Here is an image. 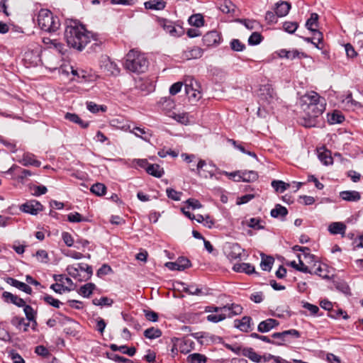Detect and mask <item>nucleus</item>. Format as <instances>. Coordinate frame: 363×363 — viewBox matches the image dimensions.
<instances>
[{"label": "nucleus", "instance_id": "obj_1", "mask_svg": "<svg viewBox=\"0 0 363 363\" xmlns=\"http://www.w3.org/2000/svg\"><path fill=\"white\" fill-rule=\"evenodd\" d=\"M65 38L67 45H86L91 41L94 42L93 45L104 43L99 34L87 30L77 19L66 20Z\"/></svg>", "mask_w": 363, "mask_h": 363}, {"label": "nucleus", "instance_id": "obj_33", "mask_svg": "<svg viewBox=\"0 0 363 363\" xmlns=\"http://www.w3.org/2000/svg\"><path fill=\"white\" fill-rule=\"evenodd\" d=\"M65 118L74 123H77V124L79 125L80 127H82V128H86L89 125V122L84 121L76 113H67L65 116Z\"/></svg>", "mask_w": 363, "mask_h": 363}, {"label": "nucleus", "instance_id": "obj_8", "mask_svg": "<svg viewBox=\"0 0 363 363\" xmlns=\"http://www.w3.org/2000/svg\"><path fill=\"white\" fill-rule=\"evenodd\" d=\"M160 25L164 28V30L169 33L173 37L181 36L184 30L181 26L175 27L173 22L168 21L164 18L160 20Z\"/></svg>", "mask_w": 363, "mask_h": 363}, {"label": "nucleus", "instance_id": "obj_51", "mask_svg": "<svg viewBox=\"0 0 363 363\" xmlns=\"http://www.w3.org/2000/svg\"><path fill=\"white\" fill-rule=\"evenodd\" d=\"M113 303V301L106 296H103L100 298H94L92 300V303L99 306H111Z\"/></svg>", "mask_w": 363, "mask_h": 363}, {"label": "nucleus", "instance_id": "obj_57", "mask_svg": "<svg viewBox=\"0 0 363 363\" xmlns=\"http://www.w3.org/2000/svg\"><path fill=\"white\" fill-rule=\"evenodd\" d=\"M340 315H342L345 320L349 318V316L347 314L346 311H343L341 308H338L337 310L333 308L332 311H330V312L328 313V316L334 319L338 318Z\"/></svg>", "mask_w": 363, "mask_h": 363}, {"label": "nucleus", "instance_id": "obj_58", "mask_svg": "<svg viewBox=\"0 0 363 363\" xmlns=\"http://www.w3.org/2000/svg\"><path fill=\"white\" fill-rule=\"evenodd\" d=\"M307 273L311 274L318 275L319 277H322L323 279H329V277L327 274L325 269L324 268H323L320 266V264H319L318 267L315 268L314 269L309 268V272H308Z\"/></svg>", "mask_w": 363, "mask_h": 363}, {"label": "nucleus", "instance_id": "obj_31", "mask_svg": "<svg viewBox=\"0 0 363 363\" xmlns=\"http://www.w3.org/2000/svg\"><path fill=\"white\" fill-rule=\"evenodd\" d=\"M218 6L220 11L223 13H231L235 11V6L230 0H220L218 3Z\"/></svg>", "mask_w": 363, "mask_h": 363}, {"label": "nucleus", "instance_id": "obj_49", "mask_svg": "<svg viewBox=\"0 0 363 363\" xmlns=\"http://www.w3.org/2000/svg\"><path fill=\"white\" fill-rule=\"evenodd\" d=\"M11 322V324L16 326L17 328H21V327L23 325V331H27L30 325V323H26L23 318H20L17 316L13 317Z\"/></svg>", "mask_w": 363, "mask_h": 363}, {"label": "nucleus", "instance_id": "obj_61", "mask_svg": "<svg viewBox=\"0 0 363 363\" xmlns=\"http://www.w3.org/2000/svg\"><path fill=\"white\" fill-rule=\"evenodd\" d=\"M43 299L46 302V303L55 307V308H60L62 303L58 300L53 298L51 295L45 294Z\"/></svg>", "mask_w": 363, "mask_h": 363}, {"label": "nucleus", "instance_id": "obj_18", "mask_svg": "<svg viewBox=\"0 0 363 363\" xmlns=\"http://www.w3.org/2000/svg\"><path fill=\"white\" fill-rule=\"evenodd\" d=\"M6 281L11 286L18 289L19 290L26 293L27 294H31L33 292L31 287L29 286L28 284L21 282L17 279H15L12 277H7Z\"/></svg>", "mask_w": 363, "mask_h": 363}, {"label": "nucleus", "instance_id": "obj_29", "mask_svg": "<svg viewBox=\"0 0 363 363\" xmlns=\"http://www.w3.org/2000/svg\"><path fill=\"white\" fill-rule=\"evenodd\" d=\"M185 92L189 99L193 101H197L201 97V91L194 89L192 83L185 85Z\"/></svg>", "mask_w": 363, "mask_h": 363}, {"label": "nucleus", "instance_id": "obj_26", "mask_svg": "<svg viewBox=\"0 0 363 363\" xmlns=\"http://www.w3.org/2000/svg\"><path fill=\"white\" fill-rule=\"evenodd\" d=\"M340 197L342 200L354 202L360 200L361 195L357 191H343L340 193Z\"/></svg>", "mask_w": 363, "mask_h": 363}, {"label": "nucleus", "instance_id": "obj_63", "mask_svg": "<svg viewBox=\"0 0 363 363\" xmlns=\"http://www.w3.org/2000/svg\"><path fill=\"white\" fill-rule=\"evenodd\" d=\"M143 313L145 318L151 322H157L158 320V314L150 310L144 309Z\"/></svg>", "mask_w": 363, "mask_h": 363}, {"label": "nucleus", "instance_id": "obj_4", "mask_svg": "<svg viewBox=\"0 0 363 363\" xmlns=\"http://www.w3.org/2000/svg\"><path fill=\"white\" fill-rule=\"evenodd\" d=\"M37 21L40 29L50 33H56L61 26L59 17L46 9L39 11Z\"/></svg>", "mask_w": 363, "mask_h": 363}, {"label": "nucleus", "instance_id": "obj_6", "mask_svg": "<svg viewBox=\"0 0 363 363\" xmlns=\"http://www.w3.org/2000/svg\"><path fill=\"white\" fill-rule=\"evenodd\" d=\"M244 251V249L236 242L227 243L225 248V253L227 257L230 260L242 259V255Z\"/></svg>", "mask_w": 363, "mask_h": 363}, {"label": "nucleus", "instance_id": "obj_37", "mask_svg": "<svg viewBox=\"0 0 363 363\" xmlns=\"http://www.w3.org/2000/svg\"><path fill=\"white\" fill-rule=\"evenodd\" d=\"M287 214V208L280 204H277L275 208H273L270 212L271 216L276 218H280L283 219Z\"/></svg>", "mask_w": 363, "mask_h": 363}, {"label": "nucleus", "instance_id": "obj_45", "mask_svg": "<svg viewBox=\"0 0 363 363\" xmlns=\"http://www.w3.org/2000/svg\"><path fill=\"white\" fill-rule=\"evenodd\" d=\"M96 286L93 283H88L82 286L79 289V294L84 297H89L95 289Z\"/></svg>", "mask_w": 363, "mask_h": 363}, {"label": "nucleus", "instance_id": "obj_48", "mask_svg": "<svg viewBox=\"0 0 363 363\" xmlns=\"http://www.w3.org/2000/svg\"><path fill=\"white\" fill-rule=\"evenodd\" d=\"M66 271L72 277L77 279L78 281H83V279H82V274L79 272L77 264L75 265H68Z\"/></svg>", "mask_w": 363, "mask_h": 363}, {"label": "nucleus", "instance_id": "obj_10", "mask_svg": "<svg viewBox=\"0 0 363 363\" xmlns=\"http://www.w3.org/2000/svg\"><path fill=\"white\" fill-rule=\"evenodd\" d=\"M165 266L170 270L183 271L191 266V262L187 258L179 257L175 262H167Z\"/></svg>", "mask_w": 363, "mask_h": 363}, {"label": "nucleus", "instance_id": "obj_32", "mask_svg": "<svg viewBox=\"0 0 363 363\" xmlns=\"http://www.w3.org/2000/svg\"><path fill=\"white\" fill-rule=\"evenodd\" d=\"M77 267L79 272L84 273V274L82 275V279H83V281L89 280L93 274V269L91 266L85 263H78Z\"/></svg>", "mask_w": 363, "mask_h": 363}, {"label": "nucleus", "instance_id": "obj_62", "mask_svg": "<svg viewBox=\"0 0 363 363\" xmlns=\"http://www.w3.org/2000/svg\"><path fill=\"white\" fill-rule=\"evenodd\" d=\"M67 220L71 223H79L88 220L86 218L82 217V215L77 212L69 213L67 216Z\"/></svg>", "mask_w": 363, "mask_h": 363}, {"label": "nucleus", "instance_id": "obj_17", "mask_svg": "<svg viewBox=\"0 0 363 363\" xmlns=\"http://www.w3.org/2000/svg\"><path fill=\"white\" fill-rule=\"evenodd\" d=\"M104 69L108 75L118 76L120 74L121 69L117 63L107 58L104 61Z\"/></svg>", "mask_w": 363, "mask_h": 363}, {"label": "nucleus", "instance_id": "obj_3", "mask_svg": "<svg viewBox=\"0 0 363 363\" xmlns=\"http://www.w3.org/2000/svg\"><path fill=\"white\" fill-rule=\"evenodd\" d=\"M149 61L145 54L138 48L130 50L125 56V68L133 73H144L148 68Z\"/></svg>", "mask_w": 363, "mask_h": 363}, {"label": "nucleus", "instance_id": "obj_20", "mask_svg": "<svg viewBox=\"0 0 363 363\" xmlns=\"http://www.w3.org/2000/svg\"><path fill=\"white\" fill-rule=\"evenodd\" d=\"M2 296L6 302L12 303L18 307H23L26 304V302L23 298L17 296L16 295H13L10 292L4 291Z\"/></svg>", "mask_w": 363, "mask_h": 363}, {"label": "nucleus", "instance_id": "obj_64", "mask_svg": "<svg viewBox=\"0 0 363 363\" xmlns=\"http://www.w3.org/2000/svg\"><path fill=\"white\" fill-rule=\"evenodd\" d=\"M168 198L174 201H179L181 199L182 192L177 191L172 188H167L166 190Z\"/></svg>", "mask_w": 363, "mask_h": 363}, {"label": "nucleus", "instance_id": "obj_23", "mask_svg": "<svg viewBox=\"0 0 363 363\" xmlns=\"http://www.w3.org/2000/svg\"><path fill=\"white\" fill-rule=\"evenodd\" d=\"M346 225L342 222H333L328 227V231L332 235H341L345 236Z\"/></svg>", "mask_w": 363, "mask_h": 363}, {"label": "nucleus", "instance_id": "obj_24", "mask_svg": "<svg viewBox=\"0 0 363 363\" xmlns=\"http://www.w3.org/2000/svg\"><path fill=\"white\" fill-rule=\"evenodd\" d=\"M177 284L182 286V290L189 295H203V293L201 289L196 287L194 285L188 286L182 281H177Z\"/></svg>", "mask_w": 363, "mask_h": 363}, {"label": "nucleus", "instance_id": "obj_25", "mask_svg": "<svg viewBox=\"0 0 363 363\" xmlns=\"http://www.w3.org/2000/svg\"><path fill=\"white\" fill-rule=\"evenodd\" d=\"M177 342L180 352L183 354H187L194 348V342L189 339H177Z\"/></svg>", "mask_w": 363, "mask_h": 363}, {"label": "nucleus", "instance_id": "obj_47", "mask_svg": "<svg viewBox=\"0 0 363 363\" xmlns=\"http://www.w3.org/2000/svg\"><path fill=\"white\" fill-rule=\"evenodd\" d=\"M90 191L96 196H103L106 192V186L102 183H96L93 184Z\"/></svg>", "mask_w": 363, "mask_h": 363}, {"label": "nucleus", "instance_id": "obj_27", "mask_svg": "<svg viewBox=\"0 0 363 363\" xmlns=\"http://www.w3.org/2000/svg\"><path fill=\"white\" fill-rule=\"evenodd\" d=\"M135 87L145 94L151 92L154 89V86L150 82L143 79L136 81Z\"/></svg>", "mask_w": 363, "mask_h": 363}, {"label": "nucleus", "instance_id": "obj_55", "mask_svg": "<svg viewBox=\"0 0 363 363\" xmlns=\"http://www.w3.org/2000/svg\"><path fill=\"white\" fill-rule=\"evenodd\" d=\"M245 222L249 228L256 230H260L264 228V226L261 225L262 220L260 218H252L246 220Z\"/></svg>", "mask_w": 363, "mask_h": 363}, {"label": "nucleus", "instance_id": "obj_56", "mask_svg": "<svg viewBox=\"0 0 363 363\" xmlns=\"http://www.w3.org/2000/svg\"><path fill=\"white\" fill-rule=\"evenodd\" d=\"M227 318L226 312L220 313L218 314H210L206 317L208 321L211 323H218Z\"/></svg>", "mask_w": 363, "mask_h": 363}, {"label": "nucleus", "instance_id": "obj_59", "mask_svg": "<svg viewBox=\"0 0 363 363\" xmlns=\"http://www.w3.org/2000/svg\"><path fill=\"white\" fill-rule=\"evenodd\" d=\"M298 27V24L295 21H286L283 23L284 30L289 33H294Z\"/></svg>", "mask_w": 363, "mask_h": 363}, {"label": "nucleus", "instance_id": "obj_42", "mask_svg": "<svg viewBox=\"0 0 363 363\" xmlns=\"http://www.w3.org/2000/svg\"><path fill=\"white\" fill-rule=\"evenodd\" d=\"M189 363H206L207 357L200 353L191 354L187 357Z\"/></svg>", "mask_w": 363, "mask_h": 363}, {"label": "nucleus", "instance_id": "obj_34", "mask_svg": "<svg viewBox=\"0 0 363 363\" xmlns=\"http://www.w3.org/2000/svg\"><path fill=\"white\" fill-rule=\"evenodd\" d=\"M252 318L250 316H244L241 320H235V326L241 331L247 332L250 328Z\"/></svg>", "mask_w": 363, "mask_h": 363}, {"label": "nucleus", "instance_id": "obj_7", "mask_svg": "<svg viewBox=\"0 0 363 363\" xmlns=\"http://www.w3.org/2000/svg\"><path fill=\"white\" fill-rule=\"evenodd\" d=\"M47 63L48 66L46 67L50 71V72H53L57 70L60 74H64L65 76L69 75L70 65L62 63L59 67H57L59 62L57 60L56 57L53 56H50V59L48 60Z\"/></svg>", "mask_w": 363, "mask_h": 363}, {"label": "nucleus", "instance_id": "obj_53", "mask_svg": "<svg viewBox=\"0 0 363 363\" xmlns=\"http://www.w3.org/2000/svg\"><path fill=\"white\" fill-rule=\"evenodd\" d=\"M263 36L258 32H253L248 38L249 45H257L262 43Z\"/></svg>", "mask_w": 363, "mask_h": 363}, {"label": "nucleus", "instance_id": "obj_12", "mask_svg": "<svg viewBox=\"0 0 363 363\" xmlns=\"http://www.w3.org/2000/svg\"><path fill=\"white\" fill-rule=\"evenodd\" d=\"M203 50L201 47H186V49L183 50L182 58L183 60H189L191 59H197L201 57Z\"/></svg>", "mask_w": 363, "mask_h": 363}, {"label": "nucleus", "instance_id": "obj_19", "mask_svg": "<svg viewBox=\"0 0 363 363\" xmlns=\"http://www.w3.org/2000/svg\"><path fill=\"white\" fill-rule=\"evenodd\" d=\"M278 325V320L273 318H268L259 323L257 327V330L260 333H267Z\"/></svg>", "mask_w": 363, "mask_h": 363}, {"label": "nucleus", "instance_id": "obj_50", "mask_svg": "<svg viewBox=\"0 0 363 363\" xmlns=\"http://www.w3.org/2000/svg\"><path fill=\"white\" fill-rule=\"evenodd\" d=\"M23 307H24L23 311H24L25 315H26L28 320L33 322L35 325H37V322L35 320L36 312L29 305L25 304V306Z\"/></svg>", "mask_w": 363, "mask_h": 363}, {"label": "nucleus", "instance_id": "obj_2", "mask_svg": "<svg viewBox=\"0 0 363 363\" xmlns=\"http://www.w3.org/2000/svg\"><path fill=\"white\" fill-rule=\"evenodd\" d=\"M299 104L305 113L303 125L313 127L316 124V118L324 112L326 102L318 93L310 91L300 97Z\"/></svg>", "mask_w": 363, "mask_h": 363}, {"label": "nucleus", "instance_id": "obj_52", "mask_svg": "<svg viewBox=\"0 0 363 363\" xmlns=\"http://www.w3.org/2000/svg\"><path fill=\"white\" fill-rule=\"evenodd\" d=\"M228 306V310L226 311L227 317L231 318L233 315H238L242 313V308L240 305L233 303L230 306Z\"/></svg>", "mask_w": 363, "mask_h": 363}, {"label": "nucleus", "instance_id": "obj_9", "mask_svg": "<svg viewBox=\"0 0 363 363\" xmlns=\"http://www.w3.org/2000/svg\"><path fill=\"white\" fill-rule=\"evenodd\" d=\"M20 210L31 215H37L43 211V205L35 200L28 201L20 206Z\"/></svg>", "mask_w": 363, "mask_h": 363}, {"label": "nucleus", "instance_id": "obj_44", "mask_svg": "<svg viewBox=\"0 0 363 363\" xmlns=\"http://www.w3.org/2000/svg\"><path fill=\"white\" fill-rule=\"evenodd\" d=\"M272 186L277 192L283 193L289 188L290 184L281 180H273L272 182Z\"/></svg>", "mask_w": 363, "mask_h": 363}, {"label": "nucleus", "instance_id": "obj_36", "mask_svg": "<svg viewBox=\"0 0 363 363\" xmlns=\"http://www.w3.org/2000/svg\"><path fill=\"white\" fill-rule=\"evenodd\" d=\"M311 31L312 33V37L306 38V41L311 43L313 45H318V44L322 43L323 39V33L318 29H314Z\"/></svg>", "mask_w": 363, "mask_h": 363}, {"label": "nucleus", "instance_id": "obj_5", "mask_svg": "<svg viewBox=\"0 0 363 363\" xmlns=\"http://www.w3.org/2000/svg\"><path fill=\"white\" fill-rule=\"evenodd\" d=\"M277 100L274 89L269 84L262 85L259 89V101L262 106L270 105Z\"/></svg>", "mask_w": 363, "mask_h": 363}, {"label": "nucleus", "instance_id": "obj_14", "mask_svg": "<svg viewBox=\"0 0 363 363\" xmlns=\"http://www.w3.org/2000/svg\"><path fill=\"white\" fill-rule=\"evenodd\" d=\"M272 337H281V341H290L291 338H298L300 333L295 329L284 330L281 333H274L272 335Z\"/></svg>", "mask_w": 363, "mask_h": 363}, {"label": "nucleus", "instance_id": "obj_39", "mask_svg": "<svg viewBox=\"0 0 363 363\" xmlns=\"http://www.w3.org/2000/svg\"><path fill=\"white\" fill-rule=\"evenodd\" d=\"M262 260L260 262V267L264 271L269 272L272 269V265L274 262V259L271 256H266L262 254Z\"/></svg>", "mask_w": 363, "mask_h": 363}, {"label": "nucleus", "instance_id": "obj_28", "mask_svg": "<svg viewBox=\"0 0 363 363\" xmlns=\"http://www.w3.org/2000/svg\"><path fill=\"white\" fill-rule=\"evenodd\" d=\"M166 1L164 0H150L145 2V8L150 10H163L166 7Z\"/></svg>", "mask_w": 363, "mask_h": 363}, {"label": "nucleus", "instance_id": "obj_60", "mask_svg": "<svg viewBox=\"0 0 363 363\" xmlns=\"http://www.w3.org/2000/svg\"><path fill=\"white\" fill-rule=\"evenodd\" d=\"M87 109L91 113H98L99 111L105 112L106 111V107L104 106H99L95 103L90 101L86 104Z\"/></svg>", "mask_w": 363, "mask_h": 363}, {"label": "nucleus", "instance_id": "obj_41", "mask_svg": "<svg viewBox=\"0 0 363 363\" xmlns=\"http://www.w3.org/2000/svg\"><path fill=\"white\" fill-rule=\"evenodd\" d=\"M318 18L319 16L316 13H312L310 18L306 22V27L309 30L317 29L318 27Z\"/></svg>", "mask_w": 363, "mask_h": 363}, {"label": "nucleus", "instance_id": "obj_40", "mask_svg": "<svg viewBox=\"0 0 363 363\" xmlns=\"http://www.w3.org/2000/svg\"><path fill=\"white\" fill-rule=\"evenodd\" d=\"M342 104L348 109L361 107L360 104L352 99V93L350 92L342 101Z\"/></svg>", "mask_w": 363, "mask_h": 363}, {"label": "nucleus", "instance_id": "obj_38", "mask_svg": "<svg viewBox=\"0 0 363 363\" xmlns=\"http://www.w3.org/2000/svg\"><path fill=\"white\" fill-rule=\"evenodd\" d=\"M188 22L191 26H193L196 28H201L204 25V18L202 14L196 13L191 15L189 18Z\"/></svg>", "mask_w": 363, "mask_h": 363}, {"label": "nucleus", "instance_id": "obj_13", "mask_svg": "<svg viewBox=\"0 0 363 363\" xmlns=\"http://www.w3.org/2000/svg\"><path fill=\"white\" fill-rule=\"evenodd\" d=\"M291 8V5L289 2L279 1L275 4L274 9L278 17H284L289 13Z\"/></svg>", "mask_w": 363, "mask_h": 363}, {"label": "nucleus", "instance_id": "obj_21", "mask_svg": "<svg viewBox=\"0 0 363 363\" xmlns=\"http://www.w3.org/2000/svg\"><path fill=\"white\" fill-rule=\"evenodd\" d=\"M239 179H235V182H253L258 178V174L255 171H241Z\"/></svg>", "mask_w": 363, "mask_h": 363}, {"label": "nucleus", "instance_id": "obj_22", "mask_svg": "<svg viewBox=\"0 0 363 363\" xmlns=\"http://www.w3.org/2000/svg\"><path fill=\"white\" fill-rule=\"evenodd\" d=\"M40 51L38 50H30L28 49L24 53L23 60L28 61L30 64H37L38 62L40 61Z\"/></svg>", "mask_w": 363, "mask_h": 363}, {"label": "nucleus", "instance_id": "obj_46", "mask_svg": "<svg viewBox=\"0 0 363 363\" xmlns=\"http://www.w3.org/2000/svg\"><path fill=\"white\" fill-rule=\"evenodd\" d=\"M137 137H140L145 141L149 140L151 137V133L149 130H145L144 128L135 127L132 131Z\"/></svg>", "mask_w": 363, "mask_h": 363}, {"label": "nucleus", "instance_id": "obj_54", "mask_svg": "<svg viewBox=\"0 0 363 363\" xmlns=\"http://www.w3.org/2000/svg\"><path fill=\"white\" fill-rule=\"evenodd\" d=\"M344 119V116L339 112H333L331 115H328V121L330 124L341 123Z\"/></svg>", "mask_w": 363, "mask_h": 363}, {"label": "nucleus", "instance_id": "obj_11", "mask_svg": "<svg viewBox=\"0 0 363 363\" xmlns=\"http://www.w3.org/2000/svg\"><path fill=\"white\" fill-rule=\"evenodd\" d=\"M203 45H215L222 43L220 33L213 30L206 33L203 37Z\"/></svg>", "mask_w": 363, "mask_h": 363}, {"label": "nucleus", "instance_id": "obj_16", "mask_svg": "<svg viewBox=\"0 0 363 363\" xmlns=\"http://www.w3.org/2000/svg\"><path fill=\"white\" fill-rule=\"evenodd\" d=\"M35 157V156L33 154L30 152H25L23 155L22 158L19 160V162L25 167L33 166L38 167L40 166L41 162L39 160H37Z\"/></svg>", "mask_w": 363, "mask_h": 363}, {"label": "nucleus", "instance_id": "obj_43", "mask_svg": "<svg viewBox=\"0 0 363 363\" xmlns=\"http://www.w3.org/2000/svg\"><path fill=\"white\" fill-rule=\"evenodd\" d=\"M162 331L160 329L155 328L154 327L147 328V330H145L144 331V333H143L144 336L146 338H148L150 340L158 338L160 336H162Z\"/></svg>", "mask_w": 363, "mask_h": 363}, {"label": "nucleus", "instance_id": "obj_15", "mask_svg": "<svg viewBox=\"0 0 363 363\" xmlns=\"http://www.w3.org/2000/svg\"><path fill=\"white\" fill-rule=\"evenodd\" d=\"M233 269L236 272H245L247 274H255L259 276V273L255 271V267L250 263H237L233 267Z\"/></svg>", "mask_w": 363, "mask_h": 363}, {"label": "nucleus", "instance_id": "obj_35", "mask_svg": "<svg viewBox=\"0 0 363 363\" xmlns=\"http://www.w3.org/2000/svg\"><path fill=\"white\" fill-rule=\"evenodd\" d=\"M147 173L157 178H160L164 174V172L163 168L160 167L157 164H150L147 167Z\"/></svg>", "mask_w": 363, "mask_h": 363}, {"label": "nucleus", "instance_id": "obj_30", "mask_svg": "<svg viewBox=\"0 0 363 363\" xmlns=\"http://www.w3.org/2000/svg\"><path fill=\"white\" fill-rule=\"evenodd\" d=\"M279 55L280 57H285L286 59L293 60L295 58L301 59L304 57L303 52H299L296 50H286L285 49H282L279 51Z\"/></svg>", "mask_w": 363, "mask_h": 363}]
</instances>
